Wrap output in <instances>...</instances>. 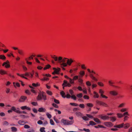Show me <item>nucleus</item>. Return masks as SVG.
Here are the masks:
<instances>
[{
  "label": "nucleus",
  "instance_id": "60",
  "mask_svg": "<svg viewBox=\"0 0 132 132\" xmlns=\"http://www.w3.org/2000/svg\"><path fill=\"white\" fill-rule=\"evenodd\" d=\"M70 80V82L71 84H73L74 83V81H73V79H71L69 78V79Z\"/></svg>",
  "mask_w": 132,
  "mask_h": 132
},
{
  "label": "nucleus",
  "instance_id": "36",
  "mask_svg": "<svg viewBox=\"0 0 132 132\" xmlns=\"http://www.w3.org/2000/svg\"><path fill=\"white\" fill-rule=\"evenodd\" d=\"M79 106L81 108H84L85 107V105L84 104H80L79 105Z\"/></svg>",
  "mask_w": 132,
  "mask_h": 132
},
{
  "label": "nucleus",
  "instance_id": "21",
  "mask_svg": "<svg viewBox=\"0 0 132 132\" xmlns=\"http://www.w3.org/2000/svg\"><path fill=\"white\" fill-rule=\"evenodd\" d=\"M94 97L95 98H97L99 96L97 93L95 92H94Z\"/></svg>",
  "mask_w": 132,
  "mask_h": 132
},
{
  "label": "nucleus",
  "instance_id": "27",
  "mask_svg": "<svg viewBox=\"0 0 132 132\" xmlns=\"http://www.w3.org/2000/svg\"><path fill=\"white\" fill-rule=\"evenodd\" d=\"M77 96L79 98H81L82 97V94L81 93L78 94L77 95Z\"/></svg>",
  "mask_w": 132,
  "mask_h": 132
},
{
  "label": "nucleus",
  "instance_id": "26",
  "mask_svg": "<svg viewBox=\"0 0 132 132\" xmlns=\"http://www.w3.org/2000/svg\"><path fill=\"white\" fill-rule=\"evenodd\" d=\"M70 104L71 105L75 106H78V104L76 103H70Z\"/></svg>",
  "mask_w": 132,
  "mask_h": 132
},
{
  "label": "nucleus",
  "instance_id": "54",
  "mask_svg": "<svg viewBox=\"0 0 132 132\" xmlns=\"http://www.w3.org/2000/svg\"><path fill=\"white\" fill-rule=\"evenodd\" d=\"M86 85L88 86H90L91 84L90 82L89 81H88L86 82Z\"/></svg>",
  "mask_w": 132,
  "mask_h": 132
},
{
  "label": "nucleus",
  "instance_id": "49",
  "mask_svg": "<svg viewBox=\"0 0 132 132\" xmlns=\"http://www.w3.org/2000/svg\"><path fill=\"white\" fill-rule=\"evenodd\" d=\"M34 130L32 129H30L28 130H27V132H34Z\"/></svg>",
  "mask_w": 132,
  "mask_h": 132
},
{
  "label": "nucleus",
  "instance_id": "48",
  "mask_svg": "<svg viewBox=\"0 0 132 132\" xmlns=\"http://www.w3.org/2000/svg\"><path fill=\"white\" fill-rule=\"evenodd\" d=\"M127 109L126 108H123L120 110V111L121 112H125L127 111Z\"/></svg>",
  "mask_w": 132,
  "mask_h": 132
},
{
  "label": "nucleus",
  "instance_id": "56",
  "mask_svg": "<svg viewBox=\"0 0 132 132\" xmlns=\"http://www.w3.org/2000/svg\"><path fill=\"white\" fill-rule=\"evenodd\" d=\"M37 123L39 125H41L43 124V122L41 120H39L37 121Z\"/></svg>",
  "mask_w": 132,
  "mask_h": 132
},
{
  "label": "nucleus",
  "instance_id": "31",
  "mask_svg": "<svg viewBox=\"0 0 132 132\" xmlns=\"http://www.w3.org/2000/svg\"><path fill=\"white\" fill-rule=\"evenodd\" d=\"M86 105L88 107H92L93 106V104L92 103H88Z\"/></svg>",
  "mask_w": 132,
  "mask_h": 132
},
{
  "label": "nucleus",
  "instance_id": "23",
  "mask_svg": "<svg viewBox=\"0 0 132 132\" xmlns=\"http://www.w3.org/2000/svg\"><path fill=\"white\" fill-rule=\"evenodd\" d=\"M90 77L94 80L95 81H97V79L94 77L92 74H90Z\"/></svg>",
  "mask_w": 132,
  "mask_h": 132
},
{
  "label": "nucleus",
  "instance_id": "39",
  "mask_svg": "<svg viewBox=\"0 0 132 132\" xmlns=\"http://www.w3.org/2000/svg\"><path fill=\"white\" fill-rule=\"evenodd\" d=\"M32 85L34 87H37V86H38L40 85V84H38V83L36 84L35 83H33L32 84Z\"/></svg>",
  "mask_w": 132,
  "mask_h": 132
},
{
  "label": "nucleus",
  "instance_id": "8",
  "mask_svg": "<svg viewBox=\"0 0 132 132\" xmlns=\"http://www.w3.org/2000/svg\"><path fill=\"white\" fill-rule=\"evenodd\" d=\"M104 125L106 126L110 127L113 126V124L110 122H105L104 123Z\"/></svg>",
  "mask_w": 132,
  "mask_h": 132
},
{
  "label": "nucleus",
  "instance_id": "63",
  "mask_svg": "<svg viewBox=\"0 0 132 132\" xmlns=\"http://www.w3.org/2000/svg\"><path fill=\"white\" fill-rule=\"evenodd\" d=\"M124 105V104L123 103L121 104L119 106H118L119 108H121L123 107Z\"/></svg>",
  "mask_w": 132,
  "mask_h": 132
},
{
  "label": "nucleus",
  "instance_id": "30",
  "mask_svg": "<svg viewBox=\"0 0 132 132\" xmlns=\"http://www.w3.org/2000/svg\"><path fill=\"white\" fill-rule=\"evenodd\" d=\"M45 128L44 127L41 128L40 129V131L41 132H46L45 130Z\"/></svg>",
  "mask_w": 132,
  "mask_h": 132
},
{
  "label": "nucleus",
  "instance_id": "46",
  "mask_svg": "<svg viewBox=\"0 0 132 132\" xmlns=\"http://www.w3.org/2000/svg\"><path fill=\"white\" fill-rule=\"evenodd\" d=\"M24 128L26 129H28L30 128V126L28 125H26L24 126Z\"/></svg>",
  "mask_w": 132,
  "mask_h": 132
},
{
  "label": "nucleus",
  "instance_id": "64",
  "mask_svg": "<svg viewBox=\"0 0 132 132\" xmlns=\"http://www.w3.org/2000/svg\"><path fill=\"white\" fill-rule=\"evenodd\" d=\"M69 92L70 93V94L71 95H73V92L72 90H71V89L69 90Z\"/></svg>",
  "mask_w": 132,
  "mask_h": 132
},
{
  "label": "nucleus",
  "instance_id": "47",
  "mask_svg": "<svg viewBox=\"0 0 132 132\" xmlns=\"http://www.w3.org/2000/svg\"><path fill=\"white\" fill-rule=\"evenodd\" d=\"M13 84L15 86V84L18 87H19L20 86V85L19 83H15L14 82L13 83Z\"/></svg>",
  "mask_w": 132,
  "mask_h": 132
},
{
  "label": "nucleus",
  "instance_id": "58",
  "mask_svg": "<svg viewBox=\"0 0 132 132\" xmlns=\"http://www.w3.org/2000/svg\"><path fill=\"white\" fill-rule=\"evenodd\" d=\"M43 97V99L44 100H46L47 99V98L46 97V95H43L42 96V98Z\"/></svg>",
  "mask_w": 132,
  "mask_h": 132
},
{
  "label": "nucleus",
  "instance_id": "12",
  "mask_svg": "<svg viewBox=\"0 0 132 132\" xmlns=\"http://www.w3.org/2000/svg\"><path fill=\"white\" fill-rule=\"evenodd\" d=\"M100 105H102L105 107H108V105L106 103L102 101H100Z\"/></svg>",
  "mask_w": 132,
  "mask_h": 132
},
{
  "label": "nucleus",
  "instance_id": "28",
  "mask_svg": "<svg viewBox=\"0 0 132 132\" xmlns=\"http://www.w3.org/2000/svg\"><path fill=\"white\" fill-rule=\"evenodd\" d=\"M89 124L91 125H96V123H95L92 121H90L89 122Z\"/></svg>",
  "mask_w": 132,
  "mask_h": 132
},
{
  "label": "nucleus",
  "instance_id": "33",
  "mask_svg": "<svg viewBox=\"0 0 132 132\" xmlns=\"http://www.w3.org/2000/svg\"><path fill=\"white\" fill-rule=\"evenodd\" d=\"M109 85L111 86H114L115 87H117V86H114L113 85V84H114L113 82H112L111 81H109Z\"/></svg>",
  "mask_w": 132,
  "mask_h": 132
},
{
  "label": "nucleus",
  "instance_id": "41",
  "mask_svg": "<svg viewBox=\"0 0 132 132\" xmlns=\"http://www.w3.org/2000/svg\"><path fill=\"white\" fill-rule=\"evenodd\" d=\"M123 123H122L120 125H118V128H122L123 127Z\"/></svg>",
  "mask_w": 132,
  "mask_h": 132
},
{
  "label": "nucleus",
  "instance_id": "10",
  "mask_svg": "<svg viewBox=\"0 0 132 132\" xmlns=\"http://www.w3.org/2000/svg\"><path fill=\"white\" fill-rule=\"evenodd\" d=\"M110 94L116 96L118 94L117 92L115 91H111L110 92Z\"/></svg>",
  "mask_w": 132,
  "mask_h": 132
},
{
  "label": "nucleus",
  "instance_id": "25",
  "mask_svg": "<svg viewBox=\"0 0 132 132\" xmlns=\"http://www.w3.org/2000/svg\"><path fill=\"white\" fill-rule=\"evenodd\" d=\"M82 119L85 121H87L89 120V119L87 117L84 116L82 117Z\"/></svg>",
  "mask_w": 132,
  "mask_h": 132
},
{
  "label": "nucleus",
  "instance_id": "61",
  "mask_svg": "<svg viewBox=\"0 0 132 132\" xmlns=\"http://www.w3.org/2000/svg\"><path fill=\"white\" fill-rule=\"evenodd\" d=\"M85 99H89V97L86 95H84L83 97Z\"/></svg>",
  "mask_w": 132,
  "mask_h": 132
},
{
  "label": "nucleus",
  "instance_id": "59",
  "mask_svg": "<svg viewBox=\"0 0 132 132\" xmlns=\"http://www.w3.org/2000/svg\"><path fill=\"white\" fill-rule=\"evenodd\" d=\"M94 120L96 122H99V120L97 118H94Z\"/></svg>",
  "mask_w": 132,
  "mask_h": 132
},
{
  "label": "nucleus",
  "instance_id": "20",
  "mask_svg": "<svg viewBox=\"0 0 132 132\" xmlns=\"http://www.w3.org/2000/svg\"><path fill=\"white\" fill-rule=\"evenodd\" d=\"M60 94L63 97L65 98L66 97L65 93L63 91H62L60 92Z\"/></svg>",
  "mask_w": 132,
  "mask_h": 132
},
{
  "label": "nucleus",
  "instance_id": "1",
  "mask_svg": "<svg viewBox=\"0 0 132 132\" xmlns=\"http://www.w3.org/2000/svg\"><path fill=\"white\" fill-rule=\"evenodd\" d=\"M74 61L71 58L64 57L62 61V65L63 67H67L68 65L70 66Z\"/></svg>",
  "mask_w": 132,
  "mask_h": 132
},
{
  "label": "nucleus",
  "instance_id": "14",
  "mask_svg": "<svg viewBox=\"0 0 132 132\" xmlns=\"http://www.w3.org/2000/svg\"><path fill=\"white\" fill-rule=\"evenodd\" d=\"M38 111L39 112H45L46 111V110L44 108H39L38 110Z\"/></svg>",
  "mask_w": 132,
  "mask_h": 132
},
{
  "label": "nucleus",
  "instance_id": "52",
  "mask_svg": "<svg viewBox=\"0 0 132 132\" xmlns=\"http://www.w3.org/2000/svg\"><path fill=\"white\" fill-rule=\"evenodd\" d=\"M86 116L89 118H93V117L90 114H86Z\"/></svg>",
  "mask_w": 132,
  "mask_h": 132
},
{
  "label": "nucleus",
  "instance_id": "43",
  "mask_svg": "<svg viewBox=\"0 0 132 132\" xmlns=\"http://www.w3.org/2000/svg\"><path fill=\"white\" fill-rule=\"evenodd\" d=\"M46 115H47V117L48 118L50 119L51 118L52 116H51V114H50L48 113H46Z\"/></svg>",
  "mask_w": 132,
  "mask_h": 132
},
{
  "label": "nucleus",
  "instance_id": "3",
  "mask_svg": "<svg viewBox=\"0 0 132 132\" xmlns=\"http://www.w3.org/2000/svg\"><path fill=\"white\" fill-rule=\"evenodd\" d=\"M54 60L55 61H58L60 64L62 62V61L63 60V59L62 57L61 56H59L58 57L57 56H56L55 57Z\"/></svg>",
  "mask_w": 132,
  "mask_h": 132
},
{
  "label": "nucleus",
  "instance_id": "7",
  "mask_svg": "<svg viewBox=\"0 0 132 132\" xmlns=\"http://www.w3.org/2000/svg\"><path fill=\"white\" fill-rule=\"evenodd\" d=\"M27 99V97L25 96H21L19 100V102H23Z\"/></svg>",
  "mask_w": 132,
  "mask_h": 132
},
{
  "label": "nucleus",
  "instance_id": "57",
  "mask_svg": "<svg viewBox=\"0 0 132 132\" xmlns=\"http://www.w3.org/2000/svg\"><path fill=\"white\" fill-rule=\"evenodd\" d=\"M78 76H74L73 78V80H76L77 79H78Z\"/></svg>",
  "mask_w": 132,
  "mask_h": 132
},
{
  "label": "nucleus",
  "instance_id": "18",
  "mask_svg": "<svg viewBox=\"0 0 132 132\" xmlns=\"http://www.w3.org/2000/svg\"><path fill=\"white\" fill-rule=\"evenodd\" d=\"M18 53L21 55H23L24 54L23 51L22 50H18Z\"/></svg>",
  "mask_w": 132,
  "mask_h": 132
},
{
  "label": "nucleus",
  "instance_id": "9",
  "mask_svg": "<svg viewBox=\"0 0 132 132\" xmlns=\"http://www.w3.org/2000/svg\"><path fill=\"white\" fill-rule=\"evenodd\" d=\"M65 85V86H68L70 87L71 86V85L66 80H64L63 81V85Z\"/></svg>",
  "mask_w": 132,
  "mask_h": 132
},
{
  "label": "nucleus",
  "instance_id": "50",
  "mask_svg": "<svg viewBox=\"0 0 132 132\" xmlns=\"http://www.w3.org/2000/svg\"><path fill=\"white\" fill-rule=\"evenodd\" d=\"M27 107V106H22L20 108L22 110H24L25 109H26V108Z\"/></svg>",
  "mask_w": 132,
  "mask_h": 132
},
{
  "label": "nucleus",
  "instance_id": "11",
  "mask_svg": "<svg viewBox=\"0 0 132 132\" xmlns=\"http://www.w3.org/2000/svg\"><path fill=\"white\" fill-rule=\"evenodd\" d=\"M76 114L78 117H81L83 116L82 113L78 111L76 112Z\"/></svg>",
  "mask_w": 132,
  "mask_h": 132
},
{
  "label": "nucleus",
  "instance_id": "34",
  "mask_svg": "<svg viewBox=\"0 0 132 132\" xmlns=\"http://www.w3.org/2000/svg\"><path fill=\"white\" fill-rule=\"evenodd\" d=\"M71 97L72 99H73L74 100H76V97L74 95H72V96H71Z\"/></svg>",
  "mask_w": 132,
  "mask_h": 132
},
{
  "label": "nucleus",
  "instance_id": "29",
  "mask_svg": "<svg viewBox=\"0 0 132 132\" xmlns=\"http://www.w3.org/2000/svg\"><path fill=\"white\" fill-rule=\"evenodd\" d=\"M6 58V57L4 55H0V59L4 60H5Z\"/></svg>",
  "mask_w": 132,
  "mask_h": 132
},
{
  "label": "nucleus",
  "instance_id": "45",
  "mask_svg": "<svg viewBox=\"0 0 132 132\" xmlns=\"http://www.w3.org/2000/svg\"><path fill=\"white\" fill-rule=\"evenodd\" d=\"M80 74L81 76H83L85 74V72L84 71H81L80 72Z\"/></svg>",
  "mask_w": 132,
  "mask_h": 132
},
{
  "label": "nucleus",
  "instance_id": "37",
  "mask_svg": "<svg viewBox=\"0 0 132 132\" xmlns=\"http://www.w3.org/2000/svg\"><path fill=\"white\" fill-rule=\"evenodd\" d=\"M54 102L55 103L57 104H59L60 103L59 101L58 100H56L55 98H54Z\"/></svg>",
  "mask_w": 132,
  "mask_h": 132
},
{
  "label": "nucleus",
  "instance_id": "53",
  "mask_svg": "<svg viewBox=\"0 0 132 132\" xmlns=\"http://www.w3.org/2000/svg\"><path fill=\"white\" fill-rule=\"evenodd\" d=\"M26 61L27 63L28 64L31 65L32 64V62H29L27 59H26Z\"/></svg>",
  "mask_w": 132,
  "mask_h": 132
},
{
  "label": "nucleus",
  "instance_id": "17",
  "mask_svg": "<svg viewBox=\"0 0 132 132\" xmlns=\"http://www.w3.org/2000/svg\"><path fill=\"white\" fill-rule=\"evenodd\" d=\"M26 123L24 121L22 120H19L18 122V123L21 125H23L25 124Z\"/></svg>",
  "mask_w": 132,
  "mask_h": 132
},
{
  "label": "nucleus",
  "instance_id": "24",
  "mask_svg": "<svg viewBox=\"0 0 132 132\" xmlns=\"http://www.w3.org/2000/svg\"><path fill=\"white\" fill-rule=\"evenodd\" d=\"M117 115L118 117L119 118H121L123 116V115L121 113H118L117 114Z\"/></svg>",
  "mask_w": 132,
  "mask_h": 132
},
{
  "label": "nucleus",
  "instance_id": "6",
  "mask_svg": "<svg viewBox=\"0 0 132 132\" xmlns=\"http://www.w3.org/2000/svg\"><path fill=\"white\" fill-rule=\"evenodd\" d=\"M100 117L104 120H108L109 118V117L108 116L103 115H100Z\"/></svg>",
  "mask_w": 132,
  "mask_h": 132
},
{
  "label": "nucleus",
  "instance_id": "44",
  "mask_svg": "<svg viewBox=\"0 0 132 132\" xmlns=\"http://www.w3.org/2000/svg\"><path fill=\"white\" fill-rule=\"evenodd\" d=\"M49 79L47 77H44L43 79H40V80L42 81H45V80H48Z\"/></svg>",
  "mask_w": 132,
  "mask_h": 132
},
{
  "label": "nucleus",
  "instance_id": "15",
  "mask_svg": "<svg viewBox=\"0 0 132 132\" xmlns=\"http://www.w3.org/2000/svg\"><path fill=\"white\" fill-rule=\"evenodd\" d=\"M109 118L110 119V121L112 122L115 121L116 120V118L115 117H109Z\"/></svg>",
  "mask_w": 132,
  "mask_h": 132
},
{
  "label": "nucleus",
  "instance_id": "62",
  "mask_svg": "<svg viewBox=\"0 0 132 132\" xmlns=\"http://www.w3.org/2000/svg\"><path fill=\"white\" fill-rule=\"evenodd\" d=\"M83 130L86 132H89L90 131V130L89 129H86V128H84Z\"/></svg>",
  "mask_w": 132,
  "mask_h": 132
},
{
  "label": "nucleus",
  "instance_id": "5",
  "mask_svg": "<svg viewBox=\"0 0 132 132\" xmlns=\"http://www.w3.org/2000/svg\"><path fill=\"white\" fill-rule=\"evenodd\" d=\"M53 69L54 70V71L52 73V74L54 75L55 73L56 74H59V71L60 70V69L59 68H58L56 69L55 68H53Z\"/></svg>",
  "mask_w": 132,
  "mask_h": 132
},
{
  "label": "nucleus",
  "instance_id": "22",
  "mask_svg": "<svg viewBox=\"0 0 132 132\" xmlns=\"http://www.w3.org/2000/svg\"><path fill=\"white\" fill-rule=\"evenodd\" d=\"M0 73L1 75H3L7 74V73L6 71L2 70H0Z\"/></svg>",
  "mask_w": 132,
  "mask_h": 132
},
{
  "label": "nucleus",
  "instance_id": "55",
  "mask_svg": "<svg viewBox=\"0 0 132 132\" xmlns=\"http://www.w3.org/2000/svg\"><path fill=\"white\" fill-rule=\"evenodd\" d=\"M66 97L68 98H71V96L69 94L67 93Z\"/></svg>",
  "mask_w": 132,
  "mask_h": 132
},
{
  "label": "nucleus",
  "instance_id": "42",
  "mask_svg": "<svg viewBox=\"0 0 132 132\" xmlns=\"http://www.w3.org/2000/svg\"><path fill=\"white\" fill-rule=\"evenodd\" d=\"M9 63V62L8 60L6 62H4L3 63V64H2V66H4L5 65V64H8Z\"/></svg>",
  "mask_w": 132,
  "mask_h": 132
},
{
  "label": "nucleus",
  "instance_id": "32",
  "mask_svg": "<svg viewBox=\"0 0 132 132\" xmlns=\"http://www.w3.org/2000/svg\"><path fill=\"white\" fill-rule=\"evenodd\" d=\"M51 67V65L49 64L47 65L44 68V69L45 70L48 69Z\"/></svg>",
  "mask_w": 132,
  "mask_h": 132
},
{
  "label": "nucleus",
  "instance_id": "16",
  "mask_svg": "<svg viewBox=\"0 0 132 132\" xmlns=\"http://www.w3.org/2000/svg\"><path fill=\"white\" fill-rule=\"evenodd\" d=\"M130 126V125L128 123H127L125 124H123V127L125 129L128 128Z\"/></svg>",
  "mask_w": 132,
  "mask_h": 132
},
{
  "label": "nucleus",
  "instance_id": "13",
  "mask_svg": "<svg viewBox=\"0 0 132 132\" xmlns=\"http://www.w3.org/2000/svg\"><path fill=\"white\" fill-rule=\"evenodd\" d=\"M38 100H40L42 99V96L40 93H39L37 97Z\"/></svg>",
  "mask_w": 132,
  "mask_h": 132
},
{
  "label": "nucleus",
  "instance_id": "38",
  "mask_svg": "<svg viewBox=\"0 0 132 132\" xmlns=\"http://www.w3.org/2000/svg\"><path fill=\"white\" fill-rule=\"evenodd\" d=\"M47 93L50 95H52V93L51 91L49 90H47L46 91Z\"/></svg>",
  "mask_w": 132,
  "mask_h": 132
},
{
  "label": "nucleus",
  "instance_id": "40",
  "mask_svg": "<svg viewBox=\"0 0 132 132\" xmlns=\"http://www.w3.org/2000/svg\"><path fill=\"white\" fill-rule=\"evenodd\" d=\"M52 106L56 108H59L58 106L56 104L54 103H53L52 104Z\"/></svg>",
  "mask_w": 132,
  "mask_h": 132
},
{
  "label": "nucleus",
  "instance_id": "2",
  "mask_svg": "<svg viewBox=\"0 0 132 132\" xmlns=\"http://www.w3.org/2000/svg\"><path fill=\"white\" fill-rule=\"evenodd\" d=\"M61 122L65 125H72L74 122V120L69 121L63 119L61 120Z\"/></svg>",
  "mask_w": 132,
  "mask_h": 132
},
{
  "label": "nucleus",
  "instance_id": "4",
  "mask_svg": "<svg viewBox=\"0 0 132 132\" xmlns=\"http://www.w3.org/2000/svg\"><path fill=\"white\" fill-rule=\"evenodd\" d=\"M99 92L100 93L101 97V98H108L107 96H106L103 94L104 93V92L102 89H100Z\"/></svg>",
  "mask_w": 132,
  "mask_h": 132
},
{
  "label": "nucleus",
  "instance_id": "19",
  "mask_svg": "<svg viewBox=\"0 0 132 132\" xmlns=\"http://www.w3.org/2000/svg\"><path fill=\"white\" fill-rule=\"evenodd\" d=\"M11 129L12 131L13 132H16L17 131V129L14 127H12Z\"/></svg>",
  "mask_w": 132,
  "mask_h": 132
},
{
  "label": "nucleus",
  "instance_id": "35",
  "mask_svg": "<svg viewBox=\"0 0 132 132\" xmlns=\"http://www.w3.org/2000/svg\"><path fill=\"white\" fill-rule=\"evenodd\" d=\"M50 122L51 124L52 125H54V123L52 119H50Z\"/></svg>",
  "mask_w": 132,
  "mask_h": 132
},
{
  "label": "nucleus",
  "instance_id": "51",
  "mask_svg": "<svg viewBox=\"0 0 132 132\" xmlns=\"http://www.w3.org/2000/svg\"><path fill=\"white\" fill-rule=\"evenodd\" d=\"M19 109L18 108H17V109H15L14 112L17 113H20V111L19 110H18V109Z\"/></svg>",
  "mask_w": 132,
  "mask_h": 132
}]
</instances>
